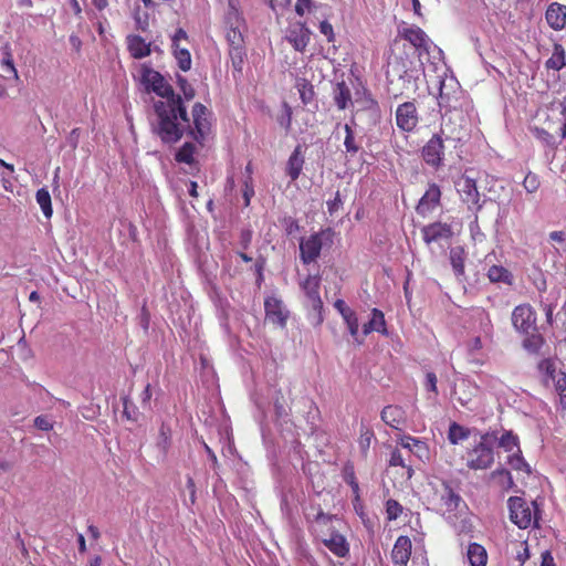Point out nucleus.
I'll use <instances>...</instances> for the list:
<instances>
[{"label":"nucleus","instance_id":"nucleus-1","mask_svg":"<svg viewBox=\"0 0 566 566\" xmlns=\"http://www.w3.org/2000/svg\"><path fill=\"white\" fill-rule=\"evenodd\" d=\"M154 111L156 115L154 133L164 144L178 143L190 127V119L181 96L170 101L155 102Z\"/></svg>","mask_w":566,"mask_h":566},{"label":"nucleus","instance_id":"nucleus-2","mask_svg":"<svg viewBox=\"0 0 566 566\" xmlns=\"http://www.w3.org/2000/svg\"><path fill=\"white\" fill-rule=\"evenodd\" d=\"M310 531L337 557L344 558L349 554V543L333 525L335 516L324 513L319 505H311L305 513Z\"/></svg>","mask_w":566,"mask_h":566},{"label":"nucleus","instance_id":"nucleus-3","mask_svg":"<svg viewBox=\"0 0 566 566\" xmlns=\"http://www.w3.org/2000/svg\"><path fill=\"white\" fill-rule=\"evenodd\" d=\"M438 105L444 109L441 124V136L446 140L453 142L454 147L462 146L468 139V130L465 127V119L460 111L451 109L450 97L442 92L438 98Z\"/></svg>","mask_w":566,"mask_h":566},{"label":"nucleus","instance_id":"nucleus-4","mask_svg":"<svg viewBox=\"0 0 566 566\" xmlns=\"http://www.w3.org/2000/svg\"><path fill=\"white\" fill-rule=\"evenodd\" d=\"M494 438L490 433L480 436L478 442L468 448L464 453L465 465L470 470H488L494 463Z\"/></svg>","mask_w":566,"mask_h":566},{"label":"nucleus","instance_id":"nucleus-5","mask_svg":"<svg viewBox=\"0 0 566 566\" xmlns=\"http://www.w3.org/2000/svg\"><path fill=\"white\" fill-rule=\"evenodd\" d=\"M510 520L518 528L525 530L537 522L538 507L535 502L528 503L520 496H511L507 501Z\"/></svg>","mask_w":566,"mask_h":566},{"label":"nucleus","instance_id":"nucleus-6","mask_svg":"<svg viewBox=\"0 0 566 566\" xmlns=\"http://www.w3.org/2000/svg\"><path fill=\"white\" fill-rule=\"evenodd\" d=\"M140 77L146 91L157 94L160 97L159 101H170L180 96L158 71L147 65H143Z\"/></svg>","mask_w":566,"mask_h":566},{"label":"nucleus","instance_id":"nucleus-7","mask_svg":"<svg viewBox=\"0 0 566 566\" xmlns=\"http://www.w3.org/2000/svg\"><path fill=\"white\" fill-rule=\"evenodd\" d=\"M211 112L201 103H196L191 109L192 125L186 132L199 144H203L211 130Z\"/></svg>","mask_w":566,"mask_h":566},{"label":"nucleus","instance_id":"nucleus-8","mask_svg":"<svg viewBox=\"0 0 566 566\" xmlns=\"http://www.w3.org/2000/svg\"><path fill=\"white\" fill-rule=\"evenodd\" d=\"M332 229L327 228L311 234L307 238H302L300 241V260L303 264L308 265L315 262L322 252L324 238H329Z\"/></svg>","mask_w":566,"mask_h":566},{"label":"nucleus","instance_id":"nucleus-9","mask_svg":"<svg viewBox=\"0 0 566 566\" xmlns=\"http://www.w3.org/2000/svg\"><path fill=\"white\" fill-rule=\"evenodd\" d=\"M512 325L521 334H530L537 329V314L528 303L515 306L511 315Z\"/></svg>","mask_w":566,"mask_h":566},{"label":"nucleus","instance_id":"nucleus-10","mask_svg":"<svg viewBox=\"0 0 566 566\" xmlns=\"http://www.w3.org/2000/svg\"><path fill=\"white\" fill-rule=\"evenodd\" d=\"M322 277L319 273L307 274L301 282L300 287L305 294L307 304L319 316L322 322L323 301L319 294Z\"/></svg>","mask_w":566,"mask_h":566},{"label":"nucleus","instance_id":"nucleus-11","mask_svg":"<svg viewBox=\"0 0 566 566\" xmlns=\"http://www.w3.org/2000/svg\"><path fill=\"white\" fill-rule=\"evenodd\" d=\"M398 36L409 42L419 55L429 53L430 45L432 44L427 33L418 25L406 24L398 29Z\"/></svg>","mask_w":566,"mask_h":566},{"label":"nucleus","instance_id":"nucleus-12","mask_svg":"<svg viewBox=\"0 0 566 566\" xmlns=\"http://www.w3.org/2000/svg\"><path fill=\"white\" fill-rule=\"evenodd\" d=\"M397 127L406 133H411L418 126L419 114L415 102H405L398 105L396 109Z\"/></svg>","mask_w":566,"mask_h":566},{"label":"nucleus","instance_id":"nucleus-13","mask_svg":"<svg viewBox=\"0 0 566 566\" xmlns=\"http://www.w3.org/2000/svg\"><path fill=\"white\" fill-rule=\"evenodd\" d=\"M265 319L270 323L284 328L289 319V311L283 301L276 296H268L264 300Z\"/></svg>","mask_w":566,"mask_h":566},{"label":"nucleus","instance_id":"nucleus-14","mask_svg":"<svg viewBox=\"0 0 566 566\" xmlns=\"http://www.w3.org/2000/svg\"><path fill=\"white\" fill-rule=\"evenodd\" d=\"M443 154L444 145L440 134H434L421 149L424 163L433 168H439L442 165Z\"/></svg>","mask_w":566,"mask_h":566},{"label":"nucleus","instance_id":"nucleus-15","mask_svg":"<svg viewBox=\"0 0 566 566\" xmlns=\"http://www.w3.org/2000/svg\"><path fill=\"white\" fill-rule=\"evenodd\" d=\"M458 191L470 209L481 210L480 192L478 190L476 181L467 175L462 176L457 182Z\"/></svg>","mask_w":566,"mask_h":566},{"label":"nucleus","instance_id":"nucleus-16","mask_svg":"<svg viewBox=\"0 0 566 566\" xmlns=\"http://www.w3.org/2000/svg\"><path fill=\"white\" fill-rule=\"evenodd\" d=\"M311 30L305 22H296L292 24L286 33V40L297 52H304L311 41Z\"/></svg>","mask_w":566,"mask_h":566},{"label":"nucleus","instance_id":"nucleus-17","mask_svg":"<svg viewBox=\"0 0 566 566\" xmlns=\"http://www.w3.org/2000/svg\"><path fill=\"white\" fill-rule=\"evenodd\" d=\"M422 239L427 244L438 242L440 240H449L453 237L451 224L446 222H432L421 229Z\"/></svg>","mask_w":566,"mask_h":566},{"label":"nucleus","instance_id":"nucleus-18","mask_svg":"<svg viewBox=\"0 0 566 566\" xmlns=\"http://www.w3.org/2000/svg\"><path fill=\"white\" fill-rule=\"evenodd\" d=\"M412 552V543L406 535H400L391 549V560L395 566H408Z\"/></svg>","mask_w":566,"mask_h":566},{"label":"nucleus","instance_id":"nucleus-19","mask_svg":"<svg viewBox=\"0 0 566 566\" xmlns=\"http://www.w3.org/2000/svg\"><path fill=\"white\" fill-rule=\"evenodd\" d=\"M381 420L395 430H402L407 423V415L402 407L397 405L386 406L380 413Z\"/></svg>","mask_w":566,"mask_h":566},{"label":"nucleus","instance_id":"nucleus-20","mask_svg":"<svg viewBox=\"0 0 566 566\" xmlns=\"http://www.w3.org/2000/svg\"><path fill=\"white\" fill-rule=\"evenodd\" d=\"M441 199V190L438 185L431 184L429 188L426 190L424 195L419 200V203L416 208L417 213L420 216H427L437 206L440 205Z\"/></svg>","mask_w":566,"mask_h":566},{"label":"nucleus","instance_id":"nucleus-21","mask_svg":"<svg viewBox=\"0 0 566 566\" xmlns=\"http://www.w3.org/2000/svg\"><path fill=\"white\" fill-rule=\"evenodd\" d=\"M398 441L408 451V455L413 454L421 461L429 459L430 451L424 441L408 434L402 436Z\"/></svg>","mask_w":566,"mask_h":566},{"label":"nucleus","instance_id":"nucleus-22","mask_svg":"<svg viewBox=\"0 0 566 566\" xmlns=\"http://www.w3.org/2000/svg\"><path fill=\"white\" fill-rule=\"evenodd\" d=\"M545 19L553 30H563L566 27V6L558 2L551 3L546 9Z\"/></svg>","mask_w":566,"mask_h":566},{"label":"nucleus","instance_id":"nucleus-23","mask_svg":"<svg viewBox=\"0 0 566 566\" xmlns=\"http://www.w3.org/2000/svg\"><path fill=\"white\" fill-rule=\"evenodd\" d=\"M304 155H303V148L301 145H297L294 150L292 151L291 156L289 157V160L286 163V174L290 177L291 181H295L298 179L303 166H304Z\"/></svg>","mask_w":566,"mask_h":566},{"label":"nucleus","instance_id":"nucleus-24","mask_svg":"<svg viewBox=\"0 0 566 566\" xmlns=\"http://www.w3.org/2000/svg\"><path fill=\"white\" fill-rule=\"evenodd\" d=\"M229 59L232 66V75L234 80H240L243 74V66L247 61L245 46H233L228 50Z\"/></svg>","mask_w":566,"mask_h":566},{"label":"nucleus","instance_id":"nucleus-25","mask_svg":"<svg viewBox=\"0 0 566 566\" xmlns=\"http://www.w3.org/2000/svg\"><path fill=\"white\" fill-rule=\"evenodd\" d=\"M127 46L134 59H143L150 54V43H147L140 35H129Z\"/></svg>","mask_w":566,"mask_h":566},{"label":"nucleus","instance_id":"nucleus-26","mask_svg":"<svg viewBox=\"0 0 566 566\" xmlns=\"http://www.w3.org/2000/svg\"><path fill=\"white\" fill-rule=\"evenodd\" d=\"M388 463H389V467H401L402 469H405L406 478L408 480H410L415 474L413 464L410 459V455H408V458H405V455L398 448H395L391 451Z\"/></svg>","mask_w":566,"mask_h":566},{"label":"nucleus","instance_id":"nucleus-27","mask_svg":"<svg viewBox=\"0 0 566 566\" xmlns=\"http://www.w3.org/2000/svg\"><path fill=\"white\" fill-rule=\"evenodd\" d=\"M333 98L338 109L344 111L352 104V92L348 85L342 81L338 82L333 92Z\"/></svg>","mask_w":566,"mask_h":566},{"label":"nucleus","instance_id":"nucleus-28","mask_svg":"<svg viewBox=\"0 0 566 566\" xmlns=\"http://www.w3.org/2000/svg\"><path fill=\"white\" fill-rule=\"evenodd\" d=\"M486 276L492 283L512 285L514 281L513 274L502 265L490 266Z\"/></svg>","mask_w":566,"mask_h":566},{"label":"nucleus","instance_id":"nucleus-29","mask_svg":"<svg viewBox=\"0 0 566 566\" xmlns=\"http://www.w3.org/2000/svg\"><path fill=\"white\" fill-rule=\"evenodd\" d=\"M467 556L471 566H486L488 553L482 545L471 543L468 547Z\"/></svg>","mask_w":566,"mask_h":566},{"label":"nucleus","instance_id":"nucleus-30","mask_svg":"<svg viewBox=\"0 0 566 566\" xmlns=\"http://www.w3.org/2000/svg\"><path fill=\"white\" fill-rule=\"evenodd\" d=\"M347 329L357 345H363L364 338H359V319L357 313L352 308L350 311H345L344 315H342Z\"/></svg>","mask_w":566,"mask_h":566},{"label":"nucleus","instance_id":"nucleus-31","mask_svg":"<svg viewBox=\"0 0 566 566\" xmlns=\"http://www.w3.org/2000/svg\"><path fill=\"white\" fill-rule=\"evenodd\" d=\"M546 69L559 71L566 65V52L562 44L555 43L552 56L545 63Z\"/></svg>","mask_w":566,"mask_h":566},{"label":"nucleus","instance_id":"nucleus-32","mask_svg":"<svg viewBox=\"0 0 566 566\" xmlns=\"http://www.w3.org/2000/svg\"><path fill=\"white\" fill-rule=\"evenodd\" d=\"M471 430L458 422H451L448 430V440L451 444L457 446L469 439Z\"/></svg>","mask_w":566,"mask_h":566},{"label":"nucleus","instance_id":"nucleus-33","mask_svg":"<svg viewBox=\"0 0 566 566\" xmlns=\"http://www.w3.org/2000/svg\"><path fill=\"white\" fill-rule=\"evenodd\" d=\"M226 28H244L245 20L240 12V10L233 4L232 1L229 2L227 13L224 15Z\"/></svg>","mask_w":566,"mask_h":566},{"label":"nucleus","instance_id":"nucleus-34","mask_svg":"<svg viewBox=\"0 0 566 566\" xmlns=\"http://www.w3.org/2000/svg\"><path fill=\"white\" fill-rule=\"evenodd\" d=\"M525 338L523 339V347L528 353L538 354L543 345L545 344L544 337L537 332H531L530 334H524Z\"/></svg>","mask_w":566,"mask_h":566},{"label":"nucleus","instance_id":"nucleus-35","mask_svg":"<svg viewBox=\"0 0 566 566\" xmlns=\"http://www.w3.org/2000/svg\"><path fill=\"white\" fill-rule=\"evenodd\" d=\"M464 250L461 247H455L450 250V262L457 275L464 274Z\"/></svg>","mask_w":566,"mask_h":566},{"label":"nucleus","instance_id":"nucleus-36","mask_svg":"<svg viewBox=\"0 0 566 566\" xmlns=\"http://www.w3.org/2000/svg\"><path fill=\"white\" fill-rule=\"evenodd\" d=\"M195 145L187 142L176 153L175 160L179 164L192 165L195 163Z\"/></svg>","mask_w":566,"mask_h":566},{"label":"nucleus","instance_id":"nucleus-37","mask_svg":"<svg viewBox=\"0 0 566 566\" xmlns=\"http://www.w3.org/2000/svg\"><path fill=\"white\" fill-rule=\"evenodd\" d=\"M499 446L503 448L506 452H521L518 437L514 434L512 431H506L501 436L499 440Z\"/></svg>","mask_w":566,"mask_h":566},{"label":"nucleus","instance_id":"nucleus-38","mask_svg":"<svg viewBox=\"0 0 566 566\" xmlns=\"http://www.w3.org/2000/svg\"><path fill=\"white\" fill-rule=\"evenodd\" d=\"M36 202L40 206L43 214L46 218H51L53 213L51 195L45 188H41L36 191L35 195Z\"/></svg>","mask_w":566,"mask_h":566},{"label":"nucleus","instance_id":"nucleus-39","mask_svg":"<svg viewBox=\"0 0 566 566\" xmlns=\"http://www.w3.org/2000/svg\"><path fill=\"white\" fill-rule=\"evenodd\" d=\"M174 49V56L177 61L178 67L187 72L191 69V54L187 49L176 45Z\"/></svg>","mask_w":566,"mask_h":566},{"label":"nucleus","instance_id":"nucleus-40","mask_svg":"<svg viewBox=\"0 0 566 566\" xmlns=\"http://www.w3.org/2000/svg\"><path fill=\"white\" fill-rule=\"evenodd\" d=\"M377 333L381 335H388L387 324L384 313L378 308L371 310V317L368 321Z\"/></svg>","mask_w":566,"mask_h":566},{"label":"nucleus","instance_id":"nucleus-41","mask_svg":"<svg viewBox=\"0 0 566 566\" xmlns=\"http://www.w3.org/2000/svg\"><path fill=\"white\" fill-rule=\"evenodd\" d=\"M375 438L374 431L370 428L364 427L360 429L358 438V447L364 458H367L368 451L373 439Z\"/></svg>","mask_w":566,"mask_h":566},{"label":"nucleus","instance_id":"nucleus-42","mask_svg":"<svg viewBox=\"0 0 566 566\" xmlns=\"http://www.w3.org/2000/svg\"><path fill=\"white\" fill-rule=\"evenodd\" d=\"M344 130H345L344 146L346 148V151L354 156L359 151L360 146L356 142L354 130L349 124H345Z\"/></svg>","mask_w":566,"mask_h":566},{"label":"nucleus","instance_id":"nucleus-43","mask_svg":"<svg viewBox=\"0 0 566 566\" xmlns=\"http://www.w3.org/2000/svg\"><path fill=\"white\" fill-rule=\"evenodd\" d=\"M553 382L555 391L559 397L558 403L563 410H566V374L560 373Z\"/></svg>","mask_w":566,"mask_h":566},{"label":"nucleus","instance_id":"nucleus-44","mask_svg":"<svg viewBox=\"0 0 566 566\" xmlns=\"http://www.w3.org/2000/svg\"><path fill=\"white\" fill-rule=\"evenodd\" d=\"M532 133L535 136L536 139H538L544 145L556 149L557 148V142L553 134H551L548 130L542 127H534L532 128Z\"/></svg>","mask_w":566,"mask_h":566},{"label":"nucleus","instance_id":"nucleus-45","mask_svg":"<svg viewBox=\"0 0 566 566\" xmlns=\"http://www.w3.org/2000/svg\"><path fill=\"white\" fill-rule=\"evenodd\" d=\"M242 29L243 28H227L226 39L229 48L245 46Z\"/></svg>","mask_w":566,"mask_h":566},{"label":"nucleus","instance_id":"nucleus-46","mask_svg":"<svg viewBox=\"0 0 566 566\" xmlns=\"http://www.w3.org/2000/svg\"><path fill=\"white\" fill-rule=\"evenodd\" d=\"M402 512L403 507L398 501L389 499L386 502V515L389 522L397 520L402 514Z\"/></svg>","mask_w":566,"mask_h":566},{"label":"nucleus","instance_id":"nucleus-47","mask_svg":"<svg viewBox=\"0 0 566 566\" xmlns=\"http://www.w3.org/2000/svg\"><path fill=\"white\" fill-rule=\"evenodd\" d=\"M539 369L545 373V381L549 380L554 381L557 379V375L563 373L562 370H556L554 363L551 359H544L539 363Z\"/></svg>","mask_w":566,"mask_h":566},{"label":"nucleus","instance_id":"nucleus-48","mask_svg":"<svg viewBox=\"0 0 566 566\" xmlns=\"http://www.w3.org/2000/svg\"><path fill=\"white\" fill-rule=\"evenodd\" d=\"M292 115H293L292 107L286 102H284L283 103V112L280 116H277V123L286 132H289L291 129Z\"/></svg>","mask_w":566,"mask_h":566},{"label":"nucleus","instance_id":"nucleus-49","mask_svg":"<svg viewBox=\"0 0 566 566\" xmlns=\"http://www.w3.org/2000/svg\"><path fill=\"white\" fill-rule=\"evenodd\" d=\"M444 494L442 495V500L449 510H453L458 506L460 501V496L453 491V489L449 484H443Z\"/></svg>","mask_w":566,"mask_h":566},{"label":"nucleus","instance_id":"nucleus-50","mask_svg":"<svg viewBox=\"0 0 566 566\" xmlns=\"http://www.w3.org/2000/svg\"><path fill=\"white\" fill-rule=\"evenodd\" d=\"M157 444L164 452H167L170 447V429L165 424H161L159 429V439Z\"/></svg>","mask_w":566,"mask_h":566},{"label":"nucleus","instance_id":"nucleus-51","mask_svg":"<svg viewBox=\"0 0 566 566\" xmlns=\"http://www.w3.org/2000/svg\"><path fill=\"white\" fill-rule=\"evenodd\" d=\"M314 8L315 2L313 0H296L295 13L298 17H304L306 13H311Z\"/></svg>","mask_w":566,"mask_h":566},{"label":"nucleus","instance_id":"nucleus-52","mask_svg":"<svg viewBox=\"0 0 566 566\" xmlns=\"http://www.w3.org/2000/svg\"><path fill=\"white\" fill-rule=\"evenodd\" d=\"M523 187L530 193L535 192L539 187V179L535 174H527L523 180Z\"/></svg>","mask_w":566,"mask_h":566},{"label":"nucleus","instance_id":"nucleus-53","mask_svg":"<svg viewBox=\"0 0 566 566\" xmlns=\"http://www.w3.org/2000/svg\"><path fill=\"white\" fill-rule=\"evenodd\" d=\"M178 85L180 90L182 91V94L187 101H191L195 95V88L188 83L187 78L179 76L178 77Z\"/></svg>","mask_w":566,"mask_h":566},{"label":"nucleus","instance_id":"nucleus-54","mask_svg":"<svg viewBox=\"0 0 566 566\" xmlns=\"http://www.w3.org/2000/svg\"><path fill=\"white\" fill-rule=\"evenodd\" d=\"M343 479L347 484H354L357 481L355 467L352 462L345 463L343 468Z\"/></svg>","mask_w":566,"mask_h":566},{"label":"nucleus","instance_id":"nucleus-55","mask_svg":"<svg viewBox=\"0 0 566 566\" xmlns=\"http://www.w3.org/2000/svg\"><path fill=\"white\" fill-rule=\"evenodd\" d=\"M300 92V98L304 104H308L313 101L314 97V90L313 86L310 84H302V86L298 88Z\"/></svg>","mask_w":566,"mask_h":566},{"label":"nucleus","instance_id":"nucleus-56","mask_svg":"<svg viewBox=\"0 0 566 566\" xmlns=\"http://www.w3.org/2000/svg\"><path fill=\"white\" fill-rule=\"evenodd\" d=\"M437 376L432 371H428L426 374V382H424V386H426V389L428 391H431L434 396H438L439 391H438V388H437Z\"/></svg>","mask_w":566,"mask_h":566},{"label":"nucleus","instance_id":"nucleus-57","mask_svg":"<svg viewBox=\"0 0 566 566\" xmlns=\"http://www.w3.org/2000/svg\"><path fill=\"white\" fill-rule=\"evenodd\" d=\"M319 31L322 34H324L326 36V40L328 42L335 41L334 29H333V25L328 21L325 20L319 23Z\"/></svg>","mask_w":566,"mask_h":566},{"label":"nucleus","instance_id":"nucleus-58","mask_svg":"<svg viewBox=\"0 0 566 566\" xmlns=\"http://www.w3.org/2000/svg\"><path fill=\"white\" fill-rule=\"evenodd\" d=\"M254 196V188L252 178L250 180H244L243 185V199L244 206L248 207L250 205L251 198Z\"/></svg>","mask_w":566,"mask_h":566},{"label":"nucleus","instance_id":"nucleus-59","mask_svg":"<svg viewBox=\"0 0 566 566\" xmlns=\"http://www.w3.org/2000/svg\"><path fill=\"white\" fill-rule=\"evenodd\" d=\"M34 426L43 431H50L53 429V423L45 416H38L34 419Z\"/></svg>","mask_w":566,"mask_h":566},{"label":"nucleus","instance_id":"nucleus-60","mask_svg":"<svg viewBox=\"0 0 566 566\" xmlns=\"http://www.w3.org/2000/svg\"><path fill=\"white\" fill-rule=\"evenodd\" d=\"M283 223L285 226V231L289 235H291L300 230L297 220H295L292 217L284 218Z\"/></svg>","mask_w":566,"mask_h":566},{"label":"nucleus","instance_id":"nucleus-61","mask_svg":"<svg viewBox=\"0 0 566 566\" xmlns=\"http://www.w3.org/2000/svg\"><path fill=\"white\" fill-rule=\"evenodd\" d=\"M493 475L503 478L505 480L503 485H505L506 489H510L513 485V479L510 471L505 469L496 470L493 472Z\"/></svg>","mask_w":566,"mask_h":566},{"label":"nucleus","instance_id":"nucleus-62","mask_svg":"<svg viewBox=\"0 0 566 566\" xmlns=\"http://www.w3.org/2000/svg\"><path fill=\"white\" fill-rule=\"evenodd\" d=\"M510 464L515 470H523L524 468L528 471V464L517 454H513L510 459Z\"/></svg>","mask_w":566,"mask_h":566},{"label":"nucleus","instance_id":"nucleus-63","mask_svg":"<svg viewBox=\"0 0 566 566\" xmlns=\"http://www.w3.org/2000/svg\"><path fill=\"white\" fill-rule=\"evenodd\" d=\"M172 48L179 45L180 40H188V34L182 28H178L172 35Z\"/></svg>","mask_w":566,"mask_h":566},{"label":"nucleus","instance_id":"nucleus-64","mask_svg":"<svg viewBox=\"0 0 566 566\" xmlns=\"http://www.w3.org/2000/svg\"><path fill=\"white\" fill-rule=\"evenodd\" d=\"M541 566H556L554 557L549 551L542 553Z\"/></svg>","mask_w":566,"mask_h":566}]
</instances>
